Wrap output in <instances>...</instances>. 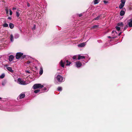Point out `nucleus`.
<instances>
[{
    "instance_id": "obj_42",
    "label": "nucleus",
    "mask_w": 132,
    "mask_h": 132,
    "mask_svg": "<svg viewBox=\"0 0 132 132\" xmlns=\"http://www.w3.org/2000/svg\"><path fill=\"white\" fill-rule=\"evenodd\" d=\"M26 72L27 73H30V72L28 70L26 71Z\"/></svg>"
},
{
    "instance_id": "obj_35",
    "label": "nucleus",
    "mask_w": 132,
    "mask_h": 132,
    "mask_svg": "<svg viewBox=\"0 0 132 132\" xmlns=\"http://www.w3.org/2000/svg\"><path fill=\"white\" fill-rule=\"evenodd\" d=\"M128 27V26L127 25H126L124 28V30H125Z\"/></svg>"
},
{
    "instance_id": "obj_21",
    "label": "nucleus",
    "mask_w": 132,
    "mask_h": 132,
    "mask_svg": "<svg viewBox=\"0 0 132 132\" xmlns=\"http://www.w3.org/2000/svg\"><path fill=\"white\" fill-rule=\"evenodd\" d=\"M66 62H67V64H66V65H69L71 64V62H69L68 60H66Z\"/></svg>"
},
{
    "instance_id": "obj_47",
    "label": "nucleus",
    "mask_w": 132,
    "mask_h": 132,
    "mask_svg": "<svg viewBox=\"0 0 132 132\" xmlns=\"http://www.w3.org/2000/svg\"><path fill=\"white\" fill-rule=\"evenodd\" d=\"M8 66V65L7 64H6L5 65V66L6 67H7Z\"/></svg>"
},
{
    "instance_id": "obj_48",
    "label": "nucleus",
    "mask_w": 132,
    "mask_h": 132,
    "mask_svg": "<svg viewBox=\"0 0 132 132\" xmlns=\"http://www.w3.org/2000/svg\"><path fill=\"white\" fill-rule=\"evenodd\" d=\"M115 32H116V35H117V32H116V31H115Z\"/></svg>"
},
{
    "instance_id": "obj_44",
    "label": "nucleus",
    "mask_w": 132,
    "mask_h": 132,
    "mask_svg": "<svg viewBox=\"0 0 132 132\" xmlns=\"http://www.w3.org/2000/svg\"><path fill=\"white\" fill-rule=\"evenodd\" d=\"M121 33H122V32H120L119 34V35H118L119 36H120V35H121Z\"/></svg>"
},
{
    "instance_id": "obj_36",
    "label": "nucleus",
    "mask_w": 132,
    "mask_h": 132,
    "mask_svg": "<svg viewBox=\"0 0 132 132\" xmlns=\"http://www.w3.org/2000/svg\"><path fill=\"white\" fill-rule=\"evenodd\" d=\"M31 63V61H27V64H29Z\"/></svg>"
},
{
    "instance_id": "obj_16",
    "label": "nucleus",
    "mask_w": 132,
    "mask_h": 132,
    "mask_svg": "<svg viewBox=\"0 0 132 132\" xmlns=\"http://www.w3.org/2000/svg\"><path fill=\"white\" fill-rule=\"evenodd\" d=\"M43 72V68H40V70L39 71V74L40 75H41L42 74Z\"/></svg>"
},
{
    "instance_id": "obj_37",
    "label": "nucleus",
    "mask_w": 132,
    "mask_h": 132,
    "mask_svg": "<svg viewBox=\"0 0 132 132\" xmlns=\"http://www.w3.org/2000/svg\"><path fill=\"white\" fill-rule=\"evenodd\" d=\"M76 57H77L76 56H74L72 58L73 59H76Z\"/></svg>"
},
{
    "instance_id": "obj_28",
    "label": "nucleus",
    "mask_w": 132,
    "mask_h": 132,
    "mask_svg": "<svg viewBox=\"0 0 132 132\" xmlns=\"http://www.w3.org/2000/svg\"><path fill=\"white\" fill-rule=\"evenodd\" d=\"M40 91V90L39 89H37L35 90L34 91V93H36L39 92Z\"/></svg>"
},
{
    "instance_id": "obj_27",
    "label": "nucleus",
    "mask_w": 132,
    "mask_h": 132,
    "mask_svg": "<svg viewBox=\"0 0 132 132\" xmlns=\"http://www.w3.org/2000/svg\"><path fill=\"white\" fill-rule=\"evenodd\" d=\"M117 37V36H113V37L112 36V37H111L110 36H108V38H112V39H114V38H116Z\"/></svg>"
},
{
    "instance_id": "obj_25",
    "label": "nucleus",
    "mask_w": 132,
    "mask_h": 132,
    "mask_svg": "<svg viewBox=\"0 0 132 132\" xmlns=\"http://www.w3.org/2000/svg\"><path fill=\"white\" fill-rule=\"evenodd\" d=\"M3 26L4 27H8V25L7 23H5L3 25Z\"/></svg>"
},
{
    "instance_id": "obj_9",
    "label": "nucleus",
    "mask_w": 132,
    "mask_h": 132,
    "mask_svg": "<svg viewBox=\"0 0 132 132\" xmlns=\"http://www.w3.org/2000/svg\"><path fill=\"white\" fill-rule=\"evenodd\" d=\"M102 15L101 14H99L97 17L93 19V21H94V20H98L100 18V17L102 16Z\"/></svg>"
},
{
    "instance_id": "obj_1",
    "label": "nucleus",
    "mask_w": 132,
    "mask_h": 132,
    "mask_svg": "<svg viewBox=\"0 0 132 132\" xmlns=\"http://www.w3.org/2000/svg\"><path fill=\"white\" fill-rule=\"evenodd\" d=\"M44 87L43 85H41L40 84H35L33 86V89H40L43 87Z\"/></svg>"
},
{
    "instance_id": "obj_39",
    "label": "nucleus",
    "mask_w": 132,
    "mask_h": 132,
    "mask_svg": "<svg viewBox=\"0 0 132 132\" xmlns=\"http://www.w3.org/2000/svg\"><path fill=\"white\" fill-rule=\"evenodd\" d=\"M27 5L28 7H29L30 6V5L29 3H27Z\"/></svg>"
},
{
    "instance_id": "obj_10",
    "label": "nucleus",
    "mask_w": 132,
    "mask_h": 132,
    "mask_svg": "<svg viewBox=\"0 0 132 132\" xmlns=\"http://www.w3.org/2000/svg\"><path fill=\"white\" fill-rule=\"evenodd\" d=\"M6 69L9 71L10 72L12 73H13V72L14 71L12 70L11 68L10 67H7L6 68Z\"/></svg>"
},
{
    "instance_id": "obj_41",
    "label": "nucleus",
    "mask_w": 132,
    "mask_h": 132,
    "mask_svg": "<svg viewBox=\"0 0 132 132\" xmlns=\"http://www.w3.org/2000/svg\"><path fill=\"white\" fill-rule=\"evenodd\" d=\"M8 19H9V20H11L12 19V18L11 17H8Z\"/></svg>"
},
{
    "instance_id": "obj_7",
    "label": "nucleus",
    "mask_w": 132,
    "mask_h": 132,
    "mask_svg": "<svg viewBox=\"0 0 132 132\" xmlns=\"http://www.w3.org/2000/svg\"><path fill=\"white\" fill-rule=\"evenodd\" d=\"M14 58V56L13 55H10L9 57V61L11 62Z\"/></svg>"
},
{
    "instance_id": "obj_46",
    "label": "nucleus",
    "mask_w": 132,
    "mask_h": 132,
    "mask_svg": "<svg viewBox=\"0 0 132 132\" xmlns=\"http://www.w3.org/2000/svg\"><path fill=\"white\" fill-rule=\"evenodd\" d=\"M44 90H46V88H44Z\"/></svg>"
},
{
    "instance_id": "obj_3",
    "label": "nucleus",
    "mask_w": 132,
    "mask_h": 132,
    "mask_svg": "<svg viewBox=\"0 0 132 132\" xmlns=\"http://www.w3.org/2000/svg\"><path fill=\"white\" fill-rule=\"evenodd\" d=\"M23 54L21 52H18L16 53V58L17 59H19L21 57V56H22Z\"/></svg>"
},
{
    "instance_id": "obj_18",
    "label": "nucleus",
    "mask_w": 132,
    "mask_h": 132,
    "mask_svg": "<svg viewBox=\"0 0 132 132\" xmlns=\"http://www.w3.org/2000/svg\"><path fill=\"white\" fill-rule=\"evenodd\" d=\"M10 40L11 42H13V36L12 34H11L10 36Z\"/></svg>"
},
{
    "instance_id": "obj_45",
    "label": "nucleus",
    "mask_w": 132,
    "mask_h": 132,
    "mask_svg": "<svg viewBox=\"0 0 132 132\" xmlns=\"http://www.w3.org/2000/svg\"><path fill=\"white\" fill-rule=\"evenodd\" d=\"M114 31H112V34H113L114 33Z\"/></svg>"
},
{
    "instance_id": "obj_29",
    "label": "nucleus",
    "mask_w": 132,
    "mask_h": 132,
    "mask_svg": "<svg viewBox=\"0 0 132 132\" xmlns=\"http://www.w3.org/2000/svg\"><path fill=\"white\" fill-rule=\"evenodd\" d=\"M121 4H122L124 5L125 3V0H121Z\"/></svg>"
},
{
    "instance_id": "obj_4",
    "label": "nucleus",
    "mask_w": 132,
    "mask_h": 132,
    "mask_svg": "<svg viewBox=\"0 0 132 132\" xmlns=\"http://www.w3.org/2000/svg\"><path fill=\"white\" fill-rule=\"evenodd\" d=\"M18 81L19 84L21 85H24L26 84L25 82L24 81L22 80L21 79L19 78L18 79Z\"/></svg>"
},
{
    "instance_id": "obj_20",
    "label": "nucleus",
    "mask_w": 132,
    "mask_h": 132,
    "mask_svg": "<svg viewBox=\"0 0 132 132\" xmlns=\"http://www.w3.org/2000/svg\"><path fill=\"white\" fill-rule=\"evenodd\" d=\"M124 5L122 4H120V5L119 6V8L120 9H121L124 6Z\"/></svg>"
},
{
    "instance_id": "obj_11",
    "label": "nucleus",
    "mask_w": 132,
    "mask_h": 132,
    "mask_svg": "<svg viewBox=\"0 0 132 132\" xmlns=\"http://www.w3.org/2000/svg\"><path fill=\"white\" fill-rule=\"evenodd\" d=\"M85 58V57L84 56H81L80 55H79L78 56V59L79 60L80 59H84Z\"/></svg>"
},
{
    "instance_id": "obj_24",
    "label": "nucleus",
    "mask_w": 132,
    "mask_h": 132,
    "mask_svg": "<svg viewBox=\"0 0 132 132\" xmlns=\"http://www.w3.org/2000/svg\"><path fill=\"white\" fill-rule=\"evenodd\" d=\"M116 29L119 31L120 29V27L119 26H117L116 27Z\"/></svg>"
},
{
    "instance_id": "obj_33",
    "label": "nucleus",
    "mask_w": 132,
    "mask_h": 132,
    "mask_svg": "<svg viewBox=\"0 0 132 132\" xmlns=\"http://www.w3.org/2000/svg\"><path fill=\"white\" fill-rule=\"evenodd\" d=\"M78 15L79 16V17H80L82 16V13H80L79 14H78Z\"/></svg>"
},
{
    "instance_id": "obj_8",
    "label": "nucleus",
    "mask_w": 132,
    "mask_h": 132,
    "mask_svg": "<svg viewBox=\"0 0 132 132\" xmlns=\"http://www.w3.org/2000/svg\"><path fill=\"white\" fill-rule=\"evenodd\" d=\"M25 96V94H21L19 96L20 99H21L24 98Z\"/></svg>"
},
{
    "instance_id": "obj_22",
    "label": "nucleus",
    "mask_w": 132,
    "mask_h": 132,
    "mask_svg": "<svg viewBox=\"0 0 132 132\" xmlns=\"http://www.w3.org/2000/svg\"><path fill=\"white\" fill-rule=\"evenodd\" d=\"M94 4H97L99 3V0H94Z\"/></svg>"
},
{
    "instance_id": "obj_23",
    "label": "nucleus",
    "mask_w": 132,
    "mask_h": 132,
    "mask_svg": "<svg viewBox=\"0 0 132 132\" xmlns=\"http://www.w3.org/2000/svg\"><path fill=\"white\" fill-rule=\"evenodd\" d=\"M5 76V75L4 74H2L0 76V78L1 79H3L4 78Z\"/></svg>"
},
{
    "instance_id": "obj_49",
    "label": "nucleus",
    "mask_w": 132,
    "mask_h": 132,
    "mask_svg": "<svg viewBox=\"0 0 132 132\" xmlns=\"http://www.w3.org/2000/svg\"><path fill=\"white\" fill-rule=\"evenodd\" d=\"M1 99V98L0 97V99Z\"/></svg>"
},
{
    "instance_id": "obj_12",
    "label": "nucleus",
    "mask_w": 132,
    "mask_h": 132,
    "mask_svg": "<svg viewBox=\"0 0 132 132\" xmlns=\"http://www.w3.org/2000/svg\"><path fill=\"white\" fill-rule=\"evenodd\" d=\"M123 24L122 22H119L117 24V26L119 27H123Z\"/></svg>"
},
{
    "instance_id": "obj_31",
    "label": "nucleus",
    "mask_w": 132,
    "mask_h": 132,
    "mask_svg": "<svg viewBox=\"0 0 132 132\" xmlns=\"http://www.w3.org/2000/svg\"><path fill=\"white\" fill-rule=\"evenodd\" d=\"M26 56L25 55H22L21 56V58L22 59H23L26 57Z\"/></svg>"
},
{
    "instance_id": "obj_34",
    "label": "nucleus",
    "mask_w": 132,
    "mask_h": 132,
    "mask_svg": "<svg viewBox=\"0 0 132 132\" xmlns=\"http://www.w3.org/2000/svg\"><path fill=\"white\" fill-rule=\"evenodd\" d=\"M12 11L11 10H10V15H12Z\"/></svg>"
},
{
    "instance_id": "obj_19",
    "label": "nucleus",
    "mask_w": 132,
    "mask_h": 132,
    "mask_svg": "<svg viewBox=\"0 0 132 132\" xmlns=\"http://www.w3.org/2000/svg\"><path fill=\"white\" fill-rule=\"evenodd\" d=\"M98 27L99 25H95L93 26L92 28V29H96Z\"/></svg>"
},
{
    "instance_id": "obj_40",
    "label": "nucleus",
    "mask_w": 132,
    "mask_h": 132,
    "mask_svg": "<svg viewBox=\"0 0 132 132\" xmlns=\"http://www.w3.org/2000/svg\"><path fill=\"white\" fill-rule=\"evenodd\" d=\"M16 37H15V38H18V37L19 35H18V34H16Z\"/></svg>"
},
{
    "instance_id": "obj_2",
    "label": "nucleus",
    "mask_w": 132,
    "mask_h": 132,
    "mask_svg": "<svg viewBox=\"0 0 132 132\" xmlns=\"http://www.w3.org/2000/svg\"><path fill=\"white\" fill-rule=\"evenodd\" d=\"M56 78L57 80L59 82H61L63 81V77L60 75L57 76Z\"/></svg>"
},
{
    "instance_id": "obj_13",
    "label": "nucleus",
    "mask_w": 132,
    "mask_h": 132,
    "mask_svg": "<svg viewBox=\"0 0 132 132\" xmlns=\"http://www.w3.org/2000/svg\"><path fill=\"white\" fill-rule=\"evenodd\" d=\"M125 12L123 10H121L120 12V15L122 16L123 15L125 14Z\"/></svg>"
},
{
    "instance_id": "obj_38",
    "label": "nucleus",
    "mask_w": 132,
    "mask_h": 132,
    "mask_svg": "<svg viewBox=\"0 0 132 132\" xmlns=\"http://www.w3.org/2000/svg\"><path fill=\"white\" fill-rule=\"evenodd\" d=\"M103 2H104V3L105 4H106V3H107L108 2V1H103Z\"/></svg>"
},
{
    "instance_id": "obj_15",
    "label": "nucleus",
    "mask_w": 132,
    "mask_h": 132,
    "mask_svg": "<svg viewBox=\"0 0 132 132\" xmlns=\"http://www.w3.org/2000/svg\"><path fill=\"white\" fill-rule=\"evenodd\" d=\"M9 26L10 28L11 29H13L14 27V24L12 23H10Z\"/></svg>"
},
{
    "instance_id": "obj_32",
    "label": "nucleus",
    "mask_w": 132,
    "mask_h": 132,
    "mask_svg": "<svg viewBox=\"0 0 132 132\" xmlns=\"http://www.w3.org/2000/svg\"><path fill=\"white\" fill-rule=\"evenodd\" d=\"M5 11H6V13L7 14H8L9 13V11H8V9H5Z\"/></svg>"
},
{
    "instance_id": "obj_30",
    "label": "nucleus",
    "mask_w": 132,
    "mask_h": 132,
    "mask_svg": "<svg viewBox=\"0 0 132 132\" xmlns=\"http://www.w3.org/2000/svg\"><path fill=\"white\" fill-rule=\"evenodd\" d=\"M16 16L17 17H19L20 16V14L18 12H16Z\"/></svg>"
},
{
    "instance_id": "obj_14",
    "label": "nucleus",
    "mask_w": 132,
    "mask_h": 132,
    "mask_svg": "<svg viewBox=\"0 0 132 132\" xmlns=\"http://www.w3.org/2000/svg\"><path fill=\"white\" fill-rule=\"evenodd\" d=\"M130 21L128 23V25L130 27H132V20H130Z\"/></svg>"
},
{
    "instance_id": "obj_6",
    "label": "nucleus",
    "mask_w": 132,
    "mask_h": 132,
    "mask_svg": "<svg viewBox=\"0 0 132 132\" xmlns=\"http://www.w3.org/2000/svg\"><path fill=\"white\" fill-rule=\"evenodd\" d=\"M86 44L84 42L81 43L78 45V46L79 47H84L85 45Z\"/></svg>"
},
{
    "instance_id": "obj_5",
    "label": "nucleus",
    "mask_w": 132,
    "mask_h": 132,
    "mask_svg": "<svg viewBox=\"0 0 132 132\" xmlns=\"http://www.w3.org/2000/svg\"><path fill=\"white\" fill-rule=\"evenodd\" d=\"M76 67L77 68L80 67L82 65L81 62L79 61H78L76 62Z\"/></svg>"
},
{
    "instance_id": "obj_43",
    "label": "nucleus",
    "mask_w": 132,
    "mask_h": 132,
    "mask_svg": "<svg viewBox=\"0 0 132 132\" xmlns=\"http://www.w3.org/2000/svg\"><path fill=\"white\" fill-rule=\"evenodd\" d=\"M13 10H14L16 9V8L15 7H13L12 8Z\"/></svg>"
},
{
    "instance_id": "obj_17",
    "label": "nucleus",
    "mask_w": 132,
    "mask_h": 132,
    "mask_svg": "<svg viewBox=\"0 0 132 132\" xmlns=\"http://www.w3.org/2000/svg\"><path fill=\"white\" fill-rule=\"evenodd\" d=\"M60 65L61 67L64 68V64L62 60H61L60 62Z\"/></svg>"
},
{
    "instance_id": "obj_26",
    "label": "nucleus",
    "mask_w": 132,
    "mask_h": 132,
    "mask_svg": "<svg viewBox=\"0 0 132 132\" xmlns=\"http://www.w3.org/2000/svg\"><path fill=\"white\" fill-rule=\"evenodd\" d=\"M57 90L58 91H61L62 90V87H59L57 88Z\"/></svg>"
}]
</instances>
